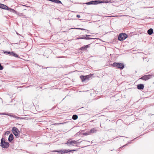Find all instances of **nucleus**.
<instances>
[{
  "instance_id": "nucleus-7",
  "label": "nucleus",
  "mask_w": 154,
  "mask_h": 154,
  "mask_svg": "<svg viewBox=\"0 0 154 154\" xmlns=\"http://www.w3.org/2000/svg\"><path fill=\"white\" fill-rule=\"evenodd\" d=\"M94 5H97L101 3H108L109 1L108 0H94L93 1Z\"/></svg>"
},
{
  "instance_id": "nucleus-37",
  "label": "nucleus",
  "mask_w": 154,
  "mask_h": 154,
  "mask_svg": "<svg viewBox=\"0 0 154 154\" xmlns=\"http://www.w3.org/2000/svg\"><path fill=\"white\" fill-rule=\"evenodd\" d=\"M127 144H125V145H124V146H122V147H124V146H125L126 145H127Z\"/></svg>"
},
{
  "instance_id": "nucleus-3",
  "label": "nucleus",
  "mask_w": 154,
  "mask_h": 154,
  "mask_svg": "<svg viewBox=\"0 0 154 154\" xmlns=\"http://www.w3.org/2000/svg\"><path fill=\"white\" fill-rule=\"evenodd\" d=\"M12 132L17 138L20 137V131L19 129L17 128L13 127L12 128Z\"/></svg>"
},
{
  "instance_id": "nucleus-33",
  "label": "nucleus",
  "mask_w": 154,
  "mask_h": 154,
  "mask_svg": "<svg viewBox=\"0 0 154 154\" xmlns=\"http://www.w3.org/2000/svg\"><path fill=\"white\" fill-rule=\"evenodd\" d=\"M69 152H72V150H69Z\"/></svg>"
},
{
  "instance_id": "nucleus-22",
  "label": "nucleus",
  "mask_w": 154,
  "mask_h": 154,
  "mask_svg": "<svg viewBox=\"0 0 154 154\" xmlns=\"http://www.w3.org/2000/svg\"><path fill=\"white\" fill-rule=\"evenodd\" d=\"M71 29H80L81 30H85L86 31H87V30L85 29L82 28H72Z\"/></svg>"
},
{
  "instance_id": "nucleus-15",
  "label": "nucleus",
  "mask_w": 154,
  "mask_h": 154,
  "mask_svg": "<svg viewBox=\"0 0 154 154\" xmlns=\"http://www.w3.org/2000/svg\"><path fill=\"white\" fill-rule=\"evenodd\" d=\"M97 129L95 128H93L91 129L90 131H89L90 134L94 133L96 132Z\"/></svg>"
},
{
  "instance_id": "nucleus-9",
  "label": "nucleus",
  "mask_w": 154,
  "mask_h": 154,
  "mask_svg": "<svg viewBox=\"0 0 154 154\" xmlns=\"http://www.w3.org/2000/svg\"><path fill=\"white\" fill-rule=\"evenodd\" d=\"M8 54L12 56H14L16 57H19V55L17 54H16L13 52L9 51Z\"/></svg>"
},
{
  "instance_id": "nucleus-20",
  "label": "nucleus",
  "mask_w": 154,
  "mask_h": 154,
  "mask_svg": "<svg viewBox=\"0 0 154 154\" xmlns=\"http://www.w3.org/2000/svg\"><path fill=\"white\" fill-rule=\"evenodd\" d=\"M93 1H91L89 2H86L85 4L87 5H94Z\"/></svg>"
},
{
  "instance_id": "nucleus-6",
  "label": "nucleus",
  "mask_w": 154,
  "mask_h": 154,
  "mask_svg": "<svg viewBox=\"0 0 154 154\" xmlns=\"http://www.w3.org/2000/svg\"><path fill=\"white\" fill-rule=\"evenodd\" d=\"M153 77H154V74L146 75L141 77L139 79L146 81Z\"/></svg>"
},
{
  "instance_id": "nucleus-36",
  "label": "nucleus",
  "mask_w": 154,
  "mask_h": 154,
  "mask_svg": "<svg viewBox=\"0 0 154 154\" xmlns=\"http://www.w3.org/2000/svg\"><path fill=\"white\" fill-rule=\"evenodd\" d=\"M61 123H60V124ZM57 124H56V123H55V124H54V125H57Z\"/></svg>"
},
{
  "instance_id": "nucleus-1",
  "label": "nucleus",
  "mask_w": 154,
  "mask_h": 154,
  "mask_svg": "<svg viewBox=\"0 0 154 154\" xmlns=\"http://www.w3.org/2000/svg\"><path fill=\"white\" fill-rule=\"evenodd\" d=\"M0 146L4 148H8L10 145L9 143L5 141V139L3 138H2L1 139Z\"/></svg>"
},
{
  "instance_id": "nucleus-12",
  "label": "nucleus",
  "mask_w": 154,
  "mask_h": 154,
  "mask_svg": "<svg viewBox=\"0 0 154 154\" xmlns=\"http://www.w3.org/2000/svg\"><path fill=\"white\" fill-rule=\"evenodd\" d=\"M0 8L6 10L7 9V8H8L7 6L5 5L0 3Z\"/></svg>"
},
{
  "instance_id": "nucleus-31",
  "label": "nucleus",
  "mask_w": 154,
  "mask_h": 154,
  "mask_svg": "<svg viewBox=\"0 0 154 154\" xmlns=\"http://www.w3.org/2000/svg\"><path fill=\"white\" fill-rule=\"evenodd\" d=\"M76 17L78 18H80V16L78 14L76 15Z\"/></svg>"
},
{
  "instance_id": "nucleus-27",
  "label": "nucleus",
  "mask_w": 154,
  "mask_h": 154,
  "mask_svg": "<svg viewBox=\"0 0 154 154\" xmlns=\"http://www.w3.org/2000/svg\"><path fill=\"white\" fill-rule=\"evenodd\" d=\"M10 133V132L9 131H7L5 132V135H8Z\"/></svg>"
},
{
  "instance_id": "nucleus-18",
  "label": "nucleus",
  "mask_w": 154,
  "mask_h": 154,
  "mask_svg": "<svg viewBox=\"0 0 154 154\" xmlns=\"http://www.w3.org/2000/svg\"><path fill=\"white\" fill-rule=\"evenodd\" d=\"M11 113L8 114V113H6V112H4V113H0V115H8L12 117V116H13V115H11Z\"/></svg>"
},
{
  "instance_id": "nucleus-10",
  "label": "nucleus",
  "mask_w": 154,
  "mask_h": 154,
  "mask_svg": "<svg viewBox=\"0 0 154 154\" xmlns=\"http://www.w3.org/2000/svg\"><path fill=\"white\" fill-rule=\"evenodd\" d=\"M144 87V85L143 84H140L137 85V88L138 89L141 90L143 89Z\"/></svg>"
},
{
  "instance_id": "nucleus-35",
  "label": "nucleus",
  "mask_w": 154,
  "mask_h": 154,
  "mask_svg": "<svg viewBox=\"0 0 154 154\" xmlns=\"http://www.w3.org/2000/svg\"><path fill=\"white\" fill-rule=\"evenodd\" d=\"M75 151V149H72V151Z\"/></svg>"
},
{
  "instance_id": "nucleus-2",
  "label": "nucleus",
  "mask_w": 154,
  "mask_h": 154,
  "mask_svg": "<svg viewBox=\"0 0 154 154\" xmlns=\"http://www.w3.org/2000/svg\"><path fill=\"white\" fill-rule=\"evenodd\" d=\"M112 65L114 67H116L121 69H122L125 67L124 65L122 63L114 62Z\"/></svg>"
},
{
  "instance_id": "nucleus-23",
  "label": "nucleus",
  "mask_w": 154,
  "mask_h": 154,
  "mask_svg": "<svg viewBox=\"0 0 154 154\" xmlns=\"http://www.w3.org/2000/svg\"><path fill=\"white\" fill-rule=\"evenodd\" d=\"M16 14H17V15H18L20 16H25L22 13H19L17 11V13H16Z\"/></svg>"
},
{
  "instance_id": "nucleus-17",
  "label": "nucleus",
  "mask_w": 154,
  "mask_h": 154,
  "mask_svg": "<svg viewBox=\"0 0 154 154\" xmlns=\"http://www.w3.org/2000/svg\"><path fill=\"white\" fill-rule=\"evenodd\" d=\"M153 32V30L152 28H150L147 31V33L149 35H152Z\"/></svg>"
},
{
  "instance_id": "nucleus-28",
  "label": "nucleus",
  "mask_w": 154,
  "mask_h": 154,
  "mask_svg": "<svg viewBox=\"0 0 154 154\" xmlns=\"http://www.w3.org/2000/svg\"><path fill=\"white\" fill-rule=\"evenodd\" d=\"M3 67L2 66L1 63H0V70H2L3 69Z\"/></svg>"
},
{
  "instance_id": "nucleus-32",
  "label": "nucleus",
  "mask_w": 154,
  "mask_h": 154,
  "mask_svg": "<svg viewBox=\"0 0 154 154\" xmlns=\"http://www.w3.org/2000/svg\"><path fill=\"white\" fill-rule=\"evenodd\" d=\"M12 117H14V118H17V116H15V115H13V116H12Z\"/></svg>"
},
{
  "instance_id": "nucleus-25",
  "label": "nucleus",
  "mask_w": 154,
  "mask_h": 154,
  "mask_svg": "<svg viewBox=\"0 0 154 154\" xmlns=\"http://www.w3.org/2000/svg\"><path fill=\"white\" fill-rule=\"evenodd\" d=\"M82 134H83V135H85V136L88 135L89 134H90V133H89V131H87L86 132Z\"/></svg>"
},
{
  "instance_id": "nucleus-38",
  "label": "nucleus",
  "mask_w": 154,
  "mask_h": 154,
  "mask_svg": "<svg viewBox=\"0 0 154 154\" xmlns=\"http://www.w3.org/2000/svg\"><path fill=\"white\" fill-rule=\"evenodd\" d=\"M83 108H84V107H82V108H80V109H83Z\"/></svg>"
},
{
  "instance_id": "nucleus-24",
  "label": "nucleus",
  "mask_w": 154,
  "mask_h": 154,
  "mask_svg": "<svg viewBox=\"0 0 154 154\" xmlns=\"http://www.w3.org/2000/svg\"><path fill=\"white\" fill-rule=\"evenodd\" d=\"M96 39V38H91L89 37H86L85 38V40H91V39Z\"/></svg>"
},
{
  "instance_id": "nucleus-8",
  "label": "nucleus",
  "mask_w": 154,
  "mask_h": 154,
  "mask_svg": "<svg viewBox=\"0 0 154 154\" xmlns=\"http://www.w3.org/2000/svg\"><path fill=\"white\" fill-rule=\"evenodd\" d=\"M88 75H87L85 76L81 75L80 76V78L82 82H84L85 81H88L89 80Z\"/></svg>"
},
{
  "instance_id": "nucleus-16",
  "label": "nucleus",
  "mask_w": 154,
  "mask_h": 154,
  "mask_svg": "<svg viewBox=\"0 0 154 154\" xmlns=\"http://www.w3.org/2000/svg\"><path fill=\"white\" fill-rule=\"evenodd\" d=\"M82 36H84V37H79L76 38V39H85L86 37H85V36L86 37H89V36H91V35H82Z\"/></svg>"
},
{
  "instance_id": "nucleus-39",
  "label": "nucleus",
  "mask_w": 154,
  "mask_h": 154,
  "mask_svg": "<svg viewBox=\"0 0 154 154\" xmlns=\"http://www.w3.org/2000/svg\"><path fill=\"white\" fill-rule=\"evenodd\" d=\"M23 6H26H26L25 5H22Z\"/></svg>"
},
{
  "instance_id": "nucleus-14",
  "label": "nucleus",
  "mask_w": 154,
  "mask_h": 154,
  "mask_svg": "<svg viewBox=\"0 0 154 154\" xmlns=\"http://www.w3.org/2000/svg\"><path fill=\"white\" fill-rule=\"evenodd\" d=\"M8 8H7V9H6V10H8L10 12H11L13 13H15V14H16V13H17V11L15 10L14 9H13L12 8H11L8 6Z\"/></svg>"
},
{
  "instance_id": "nucleus-29",
  "label": "nucleus",
  "mask_w": 154,
  "mask_h": 154,
  "mask_svg": "<svg viewBox=\"0 0 154 154\" xmlns=\"http://www.w3.org/2000/svg\"><path fill=\"white\" fill-rule=\"evenodd\" d=\"M26 118H22V117H17V119H25Z\"/></svg>"
},
{
  "instance_id": "nucleus-34",
  "label": "nucleus",
  "mask_w": 154,
  "mask_h": 154,
  "mask_svg": "<svg viewBox=\"0 0 154 154\" xmlns=\"http://www.w3.org/2000/svg\"><path fill=\"white\" fill-rule=\"evenodd\" d=\"M0 99L1 100L2 102V103H3V100H2V99L0 97Z\"/></svg>"
},
{
  "instance_id": "nucleus-26",
  "label": "nucleus",
  "mask_w": 154,
  "mask_h": 154,
  "mask_svg": "<svg viewBox=\"0 0 154 154\" xmlns=\"http://www.w3.org/2000/svg\"><path fill=\"white\" fill-rule=\"evenodd\" d=\"M63 153H67L69 152V149H65L63 150Z\"/></svg>"
},
{
  "instance_id": "nucleus-5",
  "label": "nucleus",
  "mask_w": 154,
  "mask_h": 154,
  "mask_svg": "<svg viewBox=\"0 0 154 154\" xmlns=\"http://www.w3.org/2000/svg\"><path fill=\"white\" fill-rule=\"evenodd\" d=\"M127 37L128 35L126 34L125 33H120L118 36V39L120 41H123L127 38Z\"/></svg>"
},
{
  "instance_id": "nucleus-13",
  "label": "nucleus",
  "mask_w": 154,
  "mask_h": 154,
  "mask_svg": "<svg viewBox=\"0 0 154 154\" xmlns=\"http://www.w3.org/2000/svg\"><path fill=\"white\" fill-rule=\"evenodd\" d=\"M13 135L12 134H10L8 138V141L10 142H11L13 140Z\"/></svg>"
},
{
  "instance_id": "nucleus-40",
  "label": "nucleus",
  "mask_w": 154,
  "mask_h": 154,
  "mask_svg": "<svg viewBox=\"0 0 154 154\" xmlns=\"http://www.w3.org/2000/svg\"><path fill=\"white\" fill-rule=\"evenodd\" d=\"M150 114L151 115H153V114L152 115V114Z\"/></svg>"
},
{
  "instance_id": "nucleus-4",
  "label": "nucleus",
  "mask_w": 154,
  "mask_h": 154,
  "mask_svg": "<svg viewBox=\"0 0 154 154\" xmlns=\"http://www.w3.org/2000/svg\"><path fill=\"white\" fill-rule=\"evenodd\" d=\"M78 142L77 141L72 140L71 139H69L66 143H65V144H66L68 146H70L71 145L74 146L75 144H77Z\"/></svg>"
},
{
  "instance_id": "nucleus-11",
  "label": "nucleus",
  "mask_w": 154,
  "mask_h": 154,
  "mask_svg": "<svg viewBox=\"0 0 154 154\" xmlns=\"http://www.w3.org/2000/svg\"><path fill=\"white\" fill-rule=\"evenodd\" d=\"M90 44L84 46L80 48V49L82 51H86L87 48L89 47Z\"/></svg>"
},
{
  "instance_id": "nucleus-30",
  "label": "nucleus",
  "mask_w": 154,
  "mask_h": 154,
  "mask_svg": "<svg viewBox=\"0 0 154 154\" xmlns=\"http://www.w3.org/2000/svg\"><path fill=\"white\" fill-rule=\"evenodd\" d=\"M9 52V51H5L4 52V53L5 54H8Z\"/></svg>"
},
{
  "instance_id": "nucleus-21",
  "label": "nucleus",
  "mask_w": 154,
  "mask_h": 154,
  "mask_svg": "<svg viewBox=\"0 0 154 154\" xmlns=\"http://www.w3.org/2000/svg\"><path fill=\"white\" fill-rule=\"evenodd\" d=\"M54 152H57L58 153H61V154H63V150H55L54 151Z\"/></svg>"
},
{
  "instance_id": "nucleus-19",
  "label": "nucleus",
  "mask_w": 154,
  "mask_h": 154,
  "mask_svg": "<svg viewBox=\"0 0 154 154\" xmlns=\"http://www.w3.org/2000/svg\"><path fill=\"white\" fill-rule=\"evenodd\" d=\"M78 116L77 115H73L72 116V118L74 120H76L78 119Z\"/></svg>"
}]
</instances>
